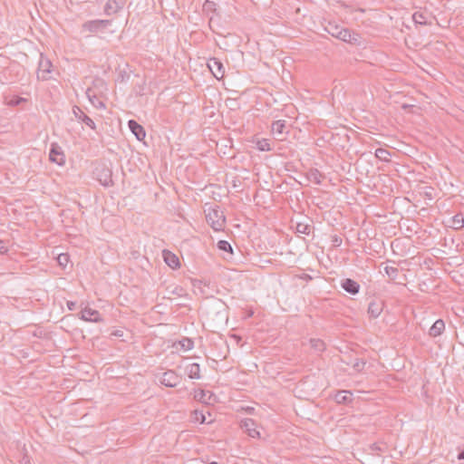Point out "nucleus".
Listing matches in <instances>:
<instances>
[{
    "mask_svg": "<svg viewBox=\"0 0 464 464\" xmlns=\"http://www.w3.org/2000/svg\"><path fill=\"white\" fill-rule=\"evenodd\" d=\"M207 222L215 231H221L226 223V218L223 211L218 208H210L206 214Z\"/></svg>",
    "mask_w": 464,
    "mask_h": 464,
    "instance_id": "1",
    "label": "nucleus"
},
{
    "mask_svg": "<svg viewBox=\"0 0 464 464\" xmlns=\"http://www.w3.org/2000/svg\"><path fill=\"white\" fill-rule=\"evenodd\" d=\"M181 381V377L179 376L175 371L168 370L165 372L160 379L161 384L166 387H176Z\"/></svg>",
    "mask_w": 464,
    "mask_h": 464,
    "instance_id": "2",
    "label": "nucleus"
},
{
    "mask_svg": "<svg viewBox=\"0 0 464 464\" xmlns=\"http://www.w3.org/2000/svg\"><path fill=\"white\" fill-rule=\"evenodd\" d=\"M111 24V20H92L82 24V29L91 33H96L107 28Z\"/></svg>",
    "mask_w": 464,
    "mask_h": 464,
    "instance_id": "3",
    "label": "nucleus"
},
{
    "mask_svg": "<svg viewBox=\"0 0 464 464\" xmlns=\"http://www.w3.org/2000/svg\"><path fill=\"white\" fill-rule=\"evenodd\" d=\"M208 67L210 70V72H212V74L217 79L219 80L224 77V75H225L224 65L221 63V61H219L218 58H215V57L210 58L208 62Z\"/></svg>",
    "mask_w": 464,
    "mask_h": 464,
    "instance_id": "4",
    "label": "nucleus"
},
{
    "mask_svg": "<svg viewBox=\"0 0 464 464\" xmlns=\"http://www.w3.org/2000/svg\"><path fill=\"white\" fill-rule=\"evenodd\" d=\"M49 159L52 162H54L60 166L65 163V155L61 147L56 143H53L51 145Z\"/></svg>",
    "mask_w": 464,
    "mask_h": 464,
    "instance_id": "5",
    "label": "nucleus"
},
{
    "mask_svg": "<svg viewBox=\"0 0 464 464\" xmlns=\"http://www.w3.org/2000/svg\"><path fill=\"white\" fill-rule=\"evenodd\" d=\"M240 428L247 433L248 436L252 438H259L260 433L256 430V424L254 420L246 418L241 420Z\"/></svg>",
    "mask_w": 464,
    "mask_h": 464,
    "instance_id": "6",
    "label": "nucleus"
},
{
    "mask_svg": "<svg viewBox=\"0 0 464 464\" xmlns=\"http://www.w3.org/2000/svg\"><path fill=\"white\" fill-rule=\"evenodd\" d=\"M328 33L343 42L352 43V41L354 40L349 29L334 26L333 31L328 30Z\"/></svg>",
    "mask_w": 464,
    "mask_h": 464,
    "instance_id": "7",
    "label": "nucleus"
},
{
    "mask_svg": "<svg viewBox=\"0 0 464 464\" xmlns=\"http://www.w3.org/2000/svg\"><path fill=\"white\" fill-rule=\"evenodd\" d=\"M81 319L87 322H102V318L101 317L100 313L97 310L85 307L81 312Z\"/></svg>",
    "mask_w": 464,
    "mask_h": 464,
    "instance_id": "8",
    "label": "nucleus"
},
{
    "mask_svg": "<svg viewBox=\"0 0 464 464\" xmlns=\"http://www.w3.org/2000/svg\"><path fill=\"white\" fill-rule=\"evenodd\" d=\"M128 126L130 131L134 134L138 140H142L146 137V131L144 128L134 120L128 121Z\"/></svg>",
    "mask_w": 464,
    "mask_h": 464,
    "instance_id": "9",
    "label": "nucleus"
},
{
    "mask_svg": "<svg viewBox=\"0 0 464 464\" xmlns=\"http://www.w3.org/2000/svg\"><path fill=\"white\" fill-rule=\"evenodd\" d=\"M72 112L75 118L85 123L88 127H90L92 130L96 129L94 121L88 115H86L80 107L73 106Z\"/></svg>",
    "mask_w": 464,
    "mask_h": 464,
    "instance_id": "10",
    "label": "nucleus"
},
{
    "mask_svg": "<svg viewBox=\"0 0 464 464\" xmlns=\"http://www.w3.org/2000/svg\"><path fill=\"white\" fill-rule=\"evenodd\" d=\"M162 256H163L165 263L172 269H176L180 266V262H179V257L171 251L167 250V249L163 250Z\"/></svg>",
    "mask_w": 464,
    "mask_h": 464,
    "instance_id": "11",
    "label": "nucleus"
},
{
    "mask_svg": "<svg viewBox=\"0 0 464 464\" xmlns=\"http://www.w3.org/2000/svg\"><path fill=\"white\" fill-rule=\"evenodd\" d=\"M98 179L104 187L112 186L113 181L111 179V171L107 168H102L101 170L97 169Z\"/></svg>",
    "mask_w": 464,
    "mask_h": 464,
    "instance_id": "12",
    "label": "nucleus"
},
{
    "mask_svg": "<svg viewBox=\"0 0 464 464\" xmlns=\"http://www.w3.org/2000/svg\"><path fill=\"white\" fill-rule=\"evenodd\" d=\"M341 286L345 292L351 295H356L360 291V285L351 278L343 279L341 283Z\"/></svg>",
    "mask_w": 464,
    "mask_h": 464,
    "instance_id": "13",
    "label": "nucleus"
},
{
    "mask_svg": "<svg viewBox=\"0 0 464 464\" xmlns=\"http://www.w3.org/2000/svg\"><path fill=\"white\" fill-rule=\"evenodd\" d=\"M122 7L123 4L118 0H108L104 5V13L107 15H111L118 13Z\"/></svg>",
    "mask_w": 464,
    "mask_h": 464,
    "instance_id": "14",
    "label": "nucleus"
},
{
    "mask_svg": "<svg viewBox=\"0 0 464 464\" xmlns=\"http://www.w3.org/2000/svg\"><path fill=\"white\" fill-rule=\"evenodd\" d=\"M445 330V323L442 319H438L434 322L429 330V334L431 337H438L442 334Z\"/></svg>",
    "mask_w": 464,
    "mask_h": 464,
    "instance_id": "15",
    "label": "nucleus"
},
{
    "mask_svg": "<svg viewBox=\"0 0 464 464\" xmlns=\"http://www.w3.org/2000/svg\"><path fill=\"white\" fill-rule=\"evenodd\" d=\"M52 63L48 59H41L38 66V78L46 79L47 73L51 72Z\"/></svg>",
    "mask_w": 464,
    "mask_h": 464,
    "instance_id": "16",
    "label": "nucleus"
},
{
    "mask_svg": "<svg viewBox=\"0 0 464 464\" xmlns=\"http://www.w3.org/2000/svg\"><path fill=\"white\" fill-rule=\"evenodd\" d=\"M383 309V303L382 301H372L368 305V314L372 318H377Z\"/></svg>",
    "mask_w": 464,
    "mask_h": 464,
    "instance_id": "17",
    "label": "nucleus"
},
{
    "mask_svg": "<svg viewBox=\"0 0 464 464\" xmlns=\"http://www.w3.org/2000/svg\"><path fill=\"white\" fill-rule=\"evenodd\" d=\"M286 128L285 121L278 120L272 123L271 130L273 134L278 137V140H283L285 129Z\"/></svg>",
    "mask_w": 464,
    "mask_h": 464,
    "instance_id": "18",
    "label": "nucleus"
},
{
    "mask_svg": "<svg viewBox=\"0 0 464 464\" xmlns=\"http://www.w3.org/2000/svg\"><path fill=\"white\" fill-rule=\"evenodd\" d=\"M308 222H298L295 227L296 233L304 234V235H310L313 230L314 227L312 225V220L307 218Z\"/></svg>",
    "mask_w": 464,
    "mask_h": 464,
    "instance_id": "19",
    "label": "nucleus"
},
{
    "mask_svg": "<svg viewBox=\"0 0 464 464\" xmlns=\"http://www.w3.org/2000/svg\"><path fill=\"white\" fill-rule=\"evenodd\" d=\"M186 373L190 379H200V366L198 363L194 362L186 366Z\"/></svg>",
    "mask_w": 464,
    "mask_h": 464,
    "instance_id": "20",
    "label": "nucleus"
},
{
    "mask_svg": "<svg viewBox=\"0 0 464 464\" xmlns=\"http://www.w3.org/2000/svg\"><path fill=\"white\" fill-rule=\"evenodd\" d=\"M430 18V15H429L425 12L418 11L412 14V19L416 24H420V25L430 24V22L429 21Z\"/></svg>",
    "mask_w": 464,
    "mask_h": 464,
    "instance_id": "21",
    "label": "nucleus"
},
{
    "mask_svg": "<svg viewBox=\"0 0 464 464\" xmlns=\"http://www.w3.org/2000/svg\"><path fill=\"white\" fill-rule=\"evenodd\" d=\"M449 227L453 229L459 230L464 227V218L461 213L456 214L449 221Z\"/></svg>",
    "mask_w": 464,
    "mask_h": 464,
    "instance_id": "22",
    "label": "nucleus"
},
{
    "mask_svg": "<svg viewBox=\"0 0 464 464\" xmlns=\"http://www.w3.org/2000/svg\"><path fill=\"white\" fill-rule=\"evenodd\" d=\"M352 392L348 391H339L334 397V400L339 404H347L352 401Z\"/></svg>",
    "mask_w": 464,
    "mask_h": 464,
    "instance_id": "23",
    "label": "nucleus"
},
{
    "mask_svg": "<svg viewBox=\"0 0 464 464\" xmlns=\"http://www.w3.org/2000/svg\"><path fill=\"white\" fill-rule=\"evenodd\" d=\"M306 177L310 181H313L316 185H320L322 183V179L324 178V176L317 169H309Z\"/></svg>",
    "mask_w": 464,
    "mask_h": 464,
    "instance_id": "24",
    "label": "nucleus"
},
{
    "mask_svg": "<svg viewBox=\"0 0 464 464\" xmlns=\"http://www.w3.org/2000/svg\"><path fill=\"white\" fill-rule=\"evenodd\" d=\"M309 343H310L311 348L314 349L315 352L321 353V352L324 351V349H325V344H324V341L321 339L311 338L309 340Z\"/></svg>",
    "mask_w": 464,
    "mask_h": 464,
    "instance_id": "25",
    "label": "nucleus"
},
{
    "mask_svg": "<svg viewBox=\"0 0 464 464\" xmlns=\"http://www.w3.org/2000/svg\"><path fill=\"white\" fill-rule=\"evenodd\" d=\"M375 157L377 159H379L380 160L382 161H384V162H389L390 161V157H391V153L389 150L383 149V148H378L376 150H375Z\"/></svg>",
    "mask_w": 464,
    "mask_h": 464,
    "instance_id": "26",
    "label": "nucleus"
},
{
    "mask_svg": "<svg viewBox=\"0 0 464 464\" xmlns=\"http://www.w3.org/2000/svg\"><path fill=\"white\" fill-rule=\"evenodd\" d=\"M26 102H27V99H25V98H23V97H20L17 95H13L9 99L6 100V104L9 106L14 107V106L20 105L21 103Z\"/></svg>",
    "mask_w": 464,
    "mask_h": 464,
    "instance_id": "27",
    "label": "nucleus"
},
{
    "mask_svg": "<svg viewBox=\"0 0 464 464\" xmlns=\"http://www.w3.org/2000/svg\"><path fill=\"white\" fill-rule=\"evenodd\" d=\"M256 149L260 151H270L272 150V147L270 145L269 140L261 139L256 141Z\"/></svg>",
    "mask_w": 464,
    "mask_h": 464,
    "instance_id": "28",
    "label": "nucleus"
},
{
    "mask_svg": "<svg viewBox=\"0 0 464 464\" xmlns=\"http://www.w3.org/2000/svg\"><path fill=\"white\" fill-rule=\"evenodd\" d=\"M385 274L389 276V278L392 281L396 280L399 275V269L394 266H385L384 267Z\"/></svg>",
    "mask_w": 464,
    "mask_h": 464,
    "instance_id": "29",
    "label": "nucleus"
},
{
    "mask_svg": "<svg viewBox=\"0 0 464 464\" xmlns=\"http://www.w3.org/2000/svg\"><path fill=\"white\" fill-rule=\"evenodd\" d=\"M218 248L221 251L228 252L230 254L233 253L232 246L227 240H219L218 242Z\"/></svg>",
    "mask_w": 464,
    "mask_h": 464,
    "instance_id": "30",
    "label": "nucleus"
},
{
    "mask_svg": "<svg viewBox=\"0 0 464 464\" xmlns=\"http://www.w3.org/2000/svg\"><path fill=\"white\" fill-rule=\"evenodd\" d=\"M70 261V256L67 253L60 254L57 257V262L60 266L65 268Z\"/></svg>",
    "mask_w": 464,
    "mask_h": 464,
    "instance_id": "31",
    "label": "nucleus"
},
{
    "mask_svg": "<svg viewBox=\"0 0 464 464\" xmlns=\"http://www.w3.org/2000/svg\"><path fill=\"white\" fill-rule=\"evenodd\" d=\"M193 418L196 421H198L199 423H206L207 422V418H206V415L204 414V412L202 411H193ZM210 421H208V423H209Z\"/></svg>",
    "mask_w": 464,
    "mask_h": 464,
    "instance_id": "32",
    "label": "nucleus"
},
{
    "mask_svg": "<svg viewBox=\"0 0 464 464\" xmlns=\"http://www.w3.org/2000/svg\"><path fill=\"white\" fill-rule=\"evenodd\" d=\"M365 364L366 362L364 360L356 358L353 362V368L357 372H361L364 369Z\"/></svg>",
    "mask_w": 464,
    "mask_h": 464,
    "instance_id": "33",
    "label": "nucleus"
},
{
    "mask_svg": "<svg viewBox=\"0 0 464 464\" xmlns=\"http://www.w3.org/2000/svg\"><path fill=\"white\" fill-rule=\"evenodd\" d=\"M203 11L207 13H213L216 11V3L210 0H206L203 4Z\"/></svg>",
    "mask_w": 464,
    "mask_h": 464,
    "instance_id": "34",
    "label": "nucleus"
},
{
    "mask_svg": "<svg viewBox=\"0 0 464 464\" xmlns=\"http://www.w3.org/2000/svg\"><path fill=\"white\" fill-rule=\"evenodd\" d=\"M180 344H181V347L184 349V350H190L193 348V345H194V343L191 339L189 338H184L181 342H180Z\"/></svg>",
    "mask_w": 464,
    "mask_h": 464,
    "instance_id": "35",
    "label": "nucleus"
},
{
    "mask_svg": "<svg viewBox=\"0 0 464 464\" xmlns=\"http://www.w3.org/2000/svg\"><path fill=\"white\" fill-rule=\"evenodd\" d=\"M170 295H178L179 297L185 295V289L181 286H175L172 290L169 291Z\"/></svg>",
    "mask_w": 464,
    "mask_h": 464,
    "instance_id": "36",
    "label": "nucleus"
},
{
    "mask_svg": "<svg viewBox=\"0 0 464 464\" xmlns=\"http://www.w3.org/2000/svg\"><path fill=\"white\" fill-rule=\"evenodd\" d=\"M369 450L372 455H379V451H382L383 450L378 443H372L369 446Z\"/></svg>",
    "mask_w": 464,
    "mask_h": 464,
    "instance_id": "37",
    "label": "nucleus"
},
{
    "mask_svg": "<svg viewBox=\"0 0 464 464\" xmlns=\"http://www.w3.org/2000/svg\"><path fill=\"white\" fill-rule=\"evenodd\" d=\"M207 393L204 390H200L195 394V398L200 401H205Z\"/></svg>",
    "mask_w": 464,
    "mask_h": 464,
    "instance_id": "38",
    "label": "nucleus"
},
{
    "mask_svg": "<svg viewBox=\"0 0 464 464\" xmlns=\"http://www.w3.org/2000/svg\"><path fill=\"white\" fill-rule=\"evenodd\" d=\"M8 251L7 246L5 241L0 240V254H5Z\"/></svg>",
    "mask_w": 464,
    "mask_h": 464,
    "instance_id": "39",
    "label": "nucleus"
},
{
    "mask_svg": "<svg viewBox=\"0 0 464 464\" xmlns=\"http://www.w3.org/2000/svg\"><path fill=\"white\" fill-rule=\"evenodd\" d=\"M111 336L115 337H122L123 336V331L122 330H115L111 334Z\"/></svg>",
    "mask_w": 464,
    "mask_h": 464,
    "instance_id": "40",
    "label": "nucleus"
},
{
    "mask_svg": "<svg viewBox=\"0 0 464 464\" xmlns=\"http://www.w3.org/2000/svg\"><path fill=\"white\" fill-rule=\"evenodd\" d=\"M332 242L334 246H340L342 244V239L339 237L334 236L332 239Z\"/></svg>",
    "mask_w": 464,
    "mask_h": 464,
    "instance_id": "41",
    "label": "nucleus"
},
{
    "mask_svg": "<svg viewBox=\"0 0 464 464\" xmlns=\"http://www.w3.org/2000/svg\"><path fill=\"white\" fill-rule=\"evenodd\" d=\"M67 307L70 311H73L76 307V302L73 301H68L67 302Z\"/></svg>",
    "mask_w": 464,
    "mask_h": 464,
    "instance_id": "42",
    "label": "nucleus"
},
{
    "mask_svg": "<svg viewBox=\"0 0 464 464\" xmlns=\"http://www.w3.org/2000/svg\"><path fill=\"white\" fill-rule=\"evenodd\" d=\"M457 458L458 459H464V449L459 452Z\"/></svg>",
    "mask_w": 464,
    "mask_h": 464,
    "instance_id": "43",
    "label": "nucleus"
},
{
    "mask_svg": "<svg viewBox=\"0 0 464 464\" xmlns=\"http://www.w3.org/2000/svg\"><path fill=\"white\" fill-rule=\"evenodd\" d=\"M209 464H218L217 461H212Z\"/></svg>",
    "mask_w": 464,
    "mask_h": 464,
    "instance_id": "44",
    "label": "nucleus"
},
{
    "mask_svg": "<svg viewBox=\"0 0 464 464\" xmlns=\"http://www.w3.org/2000/svg\"><path fill=\"white\" fill-rule=\"evenodd\" d=\"M460 464H464V463H460Z\"/></svg>",
    "mask_w": 464,
    "mask_h": 464,
    "instance_id": "45",
    "label": "nucleus"
}]
</instances>
